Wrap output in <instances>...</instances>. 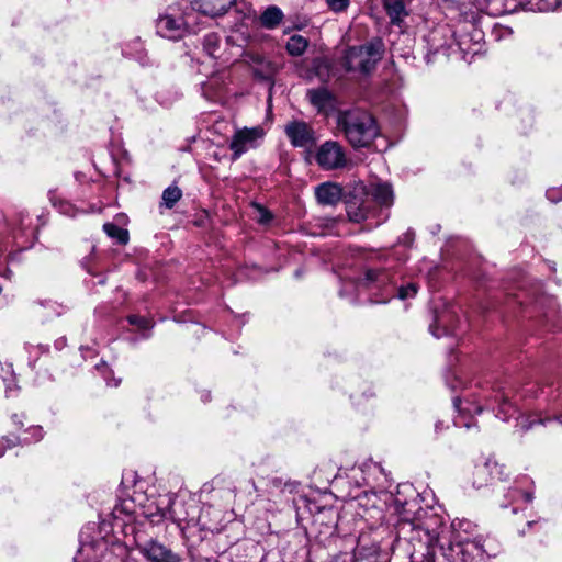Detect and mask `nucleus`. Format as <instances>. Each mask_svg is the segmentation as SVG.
Here are the masks:
<instances>
[{
  "label": "nucleus",
  "instance_id": "nucleus-21",
  "mask_svg": "<svg viewBox=\"0 0 562 562\" xmlns=\"http://www.w3.org/2000/svg\"><path fill=\"white\" fill-rule=\"evenodd\" d=\"M203 52L213 58L217 57V52L221 48V37L217 33L211 32L204 35L202 42Z\"/></svg>",
  "mask_w": 562,
  "mask_h": 562
},
{
  "label": "nucleus",
  "instance_id": "nucleus-46",
  "mask_svg": "<svg viewBox=\"0 0 562 562\" xmlns=\"http://www.w3.org/2000/svg\"><path fill=\"white\" fill-rule=\"evenodd\" d=\"M440 425H441V423H437V424H436V430L441 429V426H440Z\"/></svg>",
  "mask_w": 562,
  "mask_h": 562
},
{
  "label": "nucleus",
  "instance_id": "nucleus-2",
  "mask_svg": "<svg viewBox=\"0 0 562 562\" xmlns=\"http://www.w3.org/2000/svg\"><path fill=\"white\" fill-rule=\"evenodd\" d=\"M453 405L458 411V415L454 418V425L458 427L470 428L472 426L469 420L476 414H480L483 408L492 409L495 412V416L501 420H508V418L516 412L514 405L509 402L508 396L504 390L497 389L493 391V394L485 398L484 406L477 398H454Z\"/></svg>",
  "mask_w": 562,
  "mask_h": 562
},
{
  "label": "nucleus",
  "instance_id": "nucleus-24",
  "mask_svg": "<svg viewBox=\"0 0 562 562\" xmlns=\"http://www.w3.org/2000/svg\"><path fill=\"white\" fill-rule=\"evenodd\" d=\"M307 40L301 35H292L286 43V50L292 56H301L307 48Z\"/></svg>",
  "mask_w": 562,
  "mask_h": 562
},
{
  "label": "nucleus",
  "instance_id": "nucleus-29",
  "mask_svg": "<svg viewBox=\"0 0 562 562\" xmlns=\"http://www.w3.org/2000/svg\"><path fill=\"white\" fill-rule=\"evenodd\" d=\"M430 330L437 338H439L441 335H448L451 333V330L446 327L445 315L438 316L436 318V325L430 326Z\"/></svg>",
  "mask_w": 562,
  "mask_h": 562
},
{
  "label": "nucleus",
  "instance_id": "nucleus-41",
  "mask_svg": "<svg viewBox=\"0 0 562 562\" xmlns=\"http://www.w3.org/2000/svg\"><path fill=\"white\" fill-rule=\"evenodd\" d=\"M322 68L328 69V64L325 60H318L316 64V69L321 70Z\"/></svg>",
  "mask_w": 562,
  "mask_h": 562
},
{
  "label": "nucleus",
  "instance_id": "nucleus-28",
  "mask_svg": "<svg viewBox=\"0 0 562 562\" xmlns=\"http://www.w3.org/2000/svg\"><path fill=\"white\" fill-rule=\"evenodd\" d=\"M544 423H546L544 419H530L529 416H520L517 419L516 428L520 434H525L526 431L531 429L533 427V425H536V424L543 425Z\"/></svg>",
  "mask_w": 562,
  "mask_h": 562
},
{
  "label": "nucleus",
  "instance_id": "nucleus-11",
  "mask_svg": "<svg viewBox=\"0 0 562 562\" xmlns=\"http://www.w3.org/2000/svg\"><path fill=\"white\" fill-rule=\"evenodd\" d=\"M140 554L147 560V562H180L181 558L175 553L171 549L167 548L158 541H147L143 544H138Z\"/></svg>",
  "mask_w": 562,
  "mask_h": 562
},
{
  "label": "nucleus",
  "instance_id": "nucleus-17",
  "mask_svg": "<svg viewBox=\"0 0 562 562\" xmlns=\"http://www.w3.org/2000/svg\"><path fill=\"white\" fill-rule=\"evenodd\" d=\"M385 11L393 25L402 26L408 12L403 0H384Z\"/></svg>",
  "mask_w": 562,
  "mask_h": 562
},
{
  "label": "nucleus",
  "instance_id": "nucleus-35",
  "mask_svg": "<svg viewBox=\"0 0 562 562\" xmlns=\"http://www.w3.org/2000/svg\"><path fill=\"white\" fill-rule=\"evenodd\" d=\"M256 209L258 211L257 221L260 224H268L272 220V215L267 209H265L258 204L256 205Z\"/></svg>",
  "mask_w": 562,
  "mask_h": 562
},
{
  "label": "nucleus",
  "instance_id": "nucleus-30",
  "mask_svg": "<svg viewBox=\"0 0 562 562\" xmlns=\"http://www.w3.org/2000/svg\"><path fill=\"white\" fill-rule=\"evenodd\" d=\"M326 3L331 11L341 13L348 9L350 0H326Z\"/></svg>",
  "mask_w": 562,
  "mask_h": 562
},
{
  "label": "nucleus",
  "instance_id": "nucleus-3",
  "mask_svg": "<svg viewBox=\"0 0 562 562\" xmlns=\"http://www.w3.org/2000/svg\"><path fill=\"white\" fill-rule=\"evenodd\" d=\"M337 125L352 147H367L379 135L374 117L360 109L340 111Z\"/></svg>",
  "mask_w": 562,
  "mask_h": 562
},
{
  "label": "nucleus",
  "instance_id": "nucleus-43",
  "mask_svg": "<svg viewBox=\"0 0 562 562\" xmlns=\"http://www.w3.org/2000/svg\"><path fill=\"white\" fill-rule=\"evenodd\" d=\"M36 348H37L38 350H41V352H45V351H47V347L42 346V345L36 346Z\"/></svg>",
  "mask_w": 562,
  "mask_h": 562
},
{
  "label": "nucleus",
  "instance_id": "nucleus-36",
  "mask_svg": "<svg viewBox=\"0 0 562 562\" xmlns=\"http://www.w3.org/2000/svg\"><path fill=\"white\" fill-rule=\"evenodd\" d=\"M58 211L61 214L68 215V216H75L77 214L76 207L70 204L69 202H60L58 205Z\"/></svg>",
  "mask_w": 562,
  "mask_h": 562
},
{
  "label": "nucleus",
  "instance_id": "nucleus-20",
  "mask_svg": "<svg viewBox=\"0 0 562 562\" xmlns=\"http://www.w3.org/2000/svg\"><path fill=\"white\" fill-rule=\"evenodd\" d=\"M418 290H419V285L417 283L408 282L407 284L401 285L397 289L396 295L390 294V295H386L383 299H376V300H374V302L375 303H387L394 296H396L401 301H406V300L415 297L417 292H418Z\"/></svg>",
  "mask_w": 562,
  "mask_h": 562
},
{
  "label": "nucleus",
  "instance_id": "nucleus-1",
  "mask_svg": "<svg viewBox=\"0 0 562 562\" xmlns=\"http://www.w3.org/2000/svg\"><path fill=\"white\" fill-rule=\"evenodd\" d=\"M420 541L427 548V555L438 559L441 555L448 562H482L484 560V546L481 538L470 539L459 532L453 540L443 535V530L430 529L429 526H418L415 529Z\"/></svg>",
  "mask_w": 562,
  "mask_h": 562
},
{
  "label": "nucleus",
  "instance_id": "nucleus-38",
  "mask_svg": "<svg viewBox=\"0 0 562 562\" xmlns=\"http://www.w3.org/2000/svg\"><path fill=\"white\" fill-rule=\"evenodd\" d=\"M153 522H159L169 517V510L158 509L157 513L148 515Z\"/></svg>",
  "mask_w": 562,
  "mask_h": 562
},
{
  "label": "nucleus",
  "instance_id": "nucleus-5",
  "mask_svg": "<svg viewBox=\"0 0 562 562\" xmlns=\"http://www.w3.org/2000/svg\"><path fill=\"white\" fill-rule=\"evenodd\" d=\"M315 160L318 167L326 171L342 169L348 164L344 146L336 140L324 142L316 149Z\"/></svg>",
  "mask_w": 562,
  "mask_h": 562
},
{
  "label": "nucleus",
  "instance_id": "nucleus-42",
  "mask_svg": "<svg viewBox=\"0 0 562 562\" xmlns=\"http://www.w3.org/2000/svg\"><path fill=\"white\" fill-rule=\"evenodd\" d=\"M12 419H13V423L16 424V425H23L22 420H21V416L19 415H13L12 416Z\"/></svg>",
  "mask_w": 562,
  "mask_h": 562
},
{
  "label": "nucleus",
  "instance_id": "nucleus-4",
  "mask_svg": "<svg viewBox=\"0 0 562 562\" xmlns=\"http://www.w3.org/2000/svg\"><path fill=\"white\" fill-rule=\"evenodd\" d=\"M383 49L381 41L352 46L345 53L344 67L350 72L369 74L382 58Z\"/></svg>",
  "mask_w": 562,
  "mask_h": 562
},
{
  "label": "nucleus",
  "instance_id": "nucleus-31",
  "mask_svg": "<svg viewBox=\"0 0 562 562\" xmlns=\"http://www.w3.org/2000/svg\"><path fill=\"white\" fill-rule=\"evenodd\" d=\"M127 319L131 325L137 326L140 329H148L151 327V322L148 318L138 315H130Z\"/></svg>",
  "mask_w": 562,
  "mask_h": 562
},
{
  "label": "nucleus",
  "instance_id": "nucleus-45",
  "mask_svg": "<svg viewBox=\"0 0 562 562\" xmlns=\"http://www.w3.org/2000/svg\"><path fill=\"white\" fill-rule=\"evenodd\" d=\"M209 397H210V394H209V393H207V394H205V395H203V401H207V400H209Z\"/></svg>",
  "mask_w": 562,
  "mask_h": 562
},
{
  "label": "nucleus",
  "instance_id": "nucleus-40",
  "mask_svg": "<svg viewBox=\"0 0 562 562\" xmlns=\"http://www.w3.org/2000/svg\"><path fill=\"white\" fill-rule=\"evenodd\" d=\"M515 499L517 497H521L525 502L529 503L532 501L533 496L531 493L529 492H518V491H515V496H513Z\"/></svg>",
  "mask_w": 562,
  "mask_h": 562
},
{
  "label": "nucleus",
  "instance_id": "nucleus-26",
  "mask_svg": "<svg viewBox=\"0 0 562 562\" xmlns=\"http://www.w3.org/2000/svg\"><path fill=\"white\" fill-rule=\"evenodd\" d=\"M103 229L108 234V236L116 238L117 241L121 244H125L128 240L127 231L116 226L115 224L105 223L103 225Z\"/></svg>",
  "mask_w": 562,
  "mask_h": 562
},
{
  "label": "nucleus",
  "instance_id": "nucleus-33",
  "mask_svg": "<svg viewBox=\"0 0 562 562\" xmlns=\"http://www.w3.org/2000/svg\"><path fill=\"white\" fill-rule=\"evenodd\" d=\"M27 432L32 435V438L24 437L22 440L26 443H30L32 441H38L43 438V429L40 426L31 427Z\"/></svg>",
  "mask_w": 562,
  "mask_h": 562
},
{
  "label": "nucleus",
  "instance_id": "nucleus-15",
  "mask_svg": "<svg viewBox=\"0 0 562 562\" xmlns=\"http://www.w3.org/2000/svg\"><path fill=\"white\" fill-rule=\"evenodd\" d=\"M315 195L322 205H336L342 198V188L336 182H324L315 188Z\"/></svg>",
  "mask_w": 562,
  "mask_h": 562
},
{
  "label": "nucleus",
  "instance_id": "nucleus-34",
  "mask_svg": "<svg viewBox=\"0 0 562 562\" xmlns=\"http://www.w3.org/2000/svg\"><path fill=\"white\" fill-rule=\"evenodd\" d=\"M97 369L101 372L102 376L106 381V384L110 386H117L120 384V380H115L114 383L109 381V378L112 375V371L108 368L106 363H101L97 366Z\"/></svg>",
  "mask_w": 562,
  "mask_h": 562
},
{
  "label": "nucleus",
  "instance_id": "nucleus-19",
  "mask_svg": "<svg viewBox=\"0 0 562 562\" xmlns=\"http://www.w3.org/2000/svg\"><path fill=\"white\" fill-rule=\"evenodd\" d=\"M307 97L318 111H325L333 99L331 93L326 88L311 89L307 91Z\"/></svg>",
  "mask_w": 562,
  "mask_h": 562
},
{
  "label": "nucleus",
  "instance_id": "nucleus-9",
  "mask_svg": "<svg viewBox=\"0 0 562 562\" xmlns=\"http://www.w3.org/2000/svg\"><path fill=\"white\" fill-rule=\"evenodd\" d=\"M284 132L294 147L311 148L316 143L314 130L303 121L289 122Z\"/></svg>",
  "mask_w": 562,
  "mask_h": 562
},
{
  "label": "nucleus",
  "instance_id": "nucleus-39",
  "mask_svg": "<svg viewBox=\"0 0 562 562\" xmlns=\"http://www.w3.org/2000/svg\"><path fill=\"white\" fill-rule=\"evenodd\" d=\"M15 445V440L3 437L0 439V457L4 454L5 448H10Z\"/></svg>",
  "mask_w": 562,
  "mask_h": 562
},
{
  "label": "nucleus",
  "instance_id": "nucleus-27",
  "mask_svg": "<svg viewBox=\"0 0 562 562\" xmlns=\"http://www.w3.org/2000/svg\"><path fill=\"white\" fill-rule=\"evenodd\" d=\"M218 82L212 79L205 82L202 87L203 94L206 99L212 101H220L222 98L221 91L217 89Z\"/></svg>",
  "mask_w": 562,
  "mask_h": 562
},
{
  "label": "nucleus",
  "instance_id": "nucleus-44",
  "mask_svg": "<svg viewBox=\"0 0 562 562\" xmlns=\"http://www.w3.org/2000/svg\"><path fill=\"white\" fill-rule=\"evenodd\" d=\"M555 419H557L560 424H562V415L555 416Z\"/></svg>",
  "mask_w": 562,
  "mask_h": 562
},
{
  "label": "nucleus",
  "instance_id": "nucleus-25",
  "mask_svg": "<svg viewBox=\"0 0 562 562\" xmlns=\"http://www.w3.org/2000/svg\"><path fill=\"white\" fill-rule=\"evenodd\" d=\"M182 192L177 186H170L162 192V204L167 209H172L175 204L181 199Z\"/></svg>",
  "mask_w": 562,
  "mask_h": 562
},
{
  "label": "nucleus",
  "instance_id": "nucleus-13",
  "mask_svg": "<svg viewBox=\"0 0 562 562\" xmlns=\"http://www.w3.org/2000/svg\"><path fill=\"white\" fill-rule=\"evenodd\" d=\"M363 195L369 203L374 201L381 206H390L393 203V190L387 182H372L369 187L364 186Z\"/></svg>",
  "mask_w": 562,
  "mask_h": 562
},
{
  "label": "nucleus",
  "instance_id": "nucleus-10",
  "mask_svg": "<svg viewBox=\"0 0 562 562\" xmlns=\"http://www.w3.org/2000/svg\"><path fill=\"white\" fill-rule=\"evenodd\" d=\"M157 33L165 38L177 41L189 32L188 22L183 16L164 14L157 20Z\"/></svg>",
  "mask_w": 562,
  "mask_h": 562
},
{
  "label": "nucleus",
  "instance_id": "nucleus-8",
  "mask_svg": "<svg viewBox=\"0 0 562 562\" xmlns=\"http://www.w3.org/2000/svg\"><path fill=\"white\" fill-rule=\"evenodd\" d=\"M363 194L364 184H356L350 198L346 201L347 215L351 222L360 223L369 215L370 203Z\"/></svg>",
  "mask_w": 562,
  "mask_h": 562
},
{
  "label": "nucleus",
  "instance_id": "nucleus-23",
  "mask_svg": "<svg viewBox=\"0 0 562 562\" xmlns=\"http://www.w3.org/2000/svg\"><path fill=\"white\" fill-rule=\"evenodd\" d=\"M277 71V67L263 58H258L254 65V74L261 79H271Z\"/></svg>",
  "mask_w": 562,
  "mask_h": 562
},
{
  "label": "nucleus",
  "instance_id": "nucleus-16",
  "mask_svg": "<svg viewBox=\"0 0 562 562\" xmlns=\"http://www.w3.org/2000/svg\"><path fill=\"white\" fill-rule=\"evenodd\" d=\"M504 467L498 464L493 459H487L484 463L475 467V484L481 487L484 484H487L490 479H498L503 480Z\"/></svg>",
  "mask_w": 562,
  "mask_h": 562
},
{
  "label": "nucleus",
  "instance_id": "nucleus-22",
  "mask_svg": "<svg viewBox=\"0 0 562 562\" xmlns=\"http://www.w3.org/2000/svg\"><path fill=\"white\" fill-rule=\"evenodd\" d=\"M282 11L277 7H270L260 16V22L268 29L276 27L282 20Z\"/></svg>",
  "mask_w": 562,
  "mask_h": 562
},
{
  "label": "nucleus",
  "instance_id": "nucleus-47",
  "mask_svg": "<svg viewBox=\"0 0 562 562\" xmlns=\"http://www.w3.org/2000/svg\"><path fill=\"white\" fill-rule=\"evenodd\" d=\"M440 425H441V423H437V424H436V430L441 429V426H440Z\"/></svg>",
  "mask_w": 562,
  "mask_h": 562
},
{
  "label": "nucleus",
  "instance_id": "nucleus-6",
  "mask_svg": "<svg viewBox=\"0 0 562 562\" xmlns=\"http://www.w3.org/2000/svg\"><path fill=\"white\" fill-rule=\"evenodd\" d=\"M265 135V130L261 126L237 130L229 143V149L233 151L232 159L237 160L248 150L258 147Z\"/></svg>",
  "mask_w": 562,
  "mask_h": 562
},
{
  "label": "nucleus",
  "instance_id": "nucleus-37",
  "mask_svg": "<svg viewBox=\"0 0 562 562\" xmlns=\"http://www.w3.org/2000/svg\"><path fill=\"white\" fill-rule=\"evenodd\" d=\"M547 199L553 203L559 202L562 199V187L561 188H551L546 193Z\"/></svg>",
  "mask_w": 562,
  "mask_h": 562
},
{
  "label": "nucleus",
  "instance_id": "nucleus-12",
  "mask_svg": "<svg viewBox=\"0 0 562 562\" xmlns=\"http://www.w3.org/2000/svg\"><path fill=\"white\" fill-rule=\"evenodd\" d=\"M427 41L434 53L448 55L454 46V31L448 25L438 26L428 35Z\"/></svg>",
  "mask_w": 562,
  "mask_h": 562
},
{
  "label": "nucleus",
  "instance_id": "nucleus-32",
  "mask_svg": "<svg viewBox=\"0 0 562 562\" xmlns=\"http://www.w3.org/2000/svg\"><path fill=\"white\" fill-rule=\"evenodd\" d=\"M562 4V0H539V9L544 11H554Z\"/></svg>",
  "mask_w": 562,
  "mask_h": 562
},
{
  "label": "nucleus",
  "instance_id": "nucleus-7",
  "mask_svg": "<svg viewBox=\"0 0 562 562\" xmlns=\"http://www.w3.org/2000/svg\"><path fill=\"white\" fill-rule=\"evenodd\" d=\"M483 32L471 23H462L454 32V45L464 55H475L482 48Z\"/></svg>",
  "mask_w": 562,
  "mask_h": 562
},
{
  "label": "nucleus",
  "instance_id": "nucleus-14",
  "mask_svg": "<svg viewBox=\"0 0 562 562\" xmlns=\"http://www.w3.org/2000/svg\"><path fill=\"white\" fill-rule=\"evenodd\" d=\"M236 0H191L192 9L209 16L225 14Z\"/></svg>",
  "mask_w": 562,
  "mask_h": 562
},
{
  "label": "nucleus",
  "instance_id": "nucleus-18",
  "mask_svg": "<svg viewBox=\"0 0 562 562\" xmlns=\"http://www.w3.org/2000/svg\"><path fill=\"white\" fill-rule=\"evenodd\" d=\"M364 281L368 285H375L376 288L393 284L391 272L387 269H368Z\"/></svg>",
  "mask_w": 562,
  "mask_h": 562
}]
</instances>
